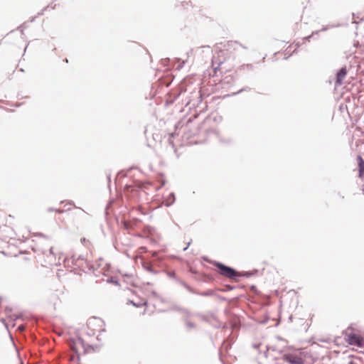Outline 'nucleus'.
I'll return each mask as SVG.
<instances>
[{
	"instance_id": "nucleus-2",
	"label": "nucleus",
	"mask_w": 364,
	"mask_h": 364,
	"mask_svg": "<svg viewBox=\"0 0 364 364\" xmlns=\"http://www.w3.org/2000/svg\"><path fill=\"white\" fill-rule=\"evenodd\" d=\"M239 46L240 45L237 42L229 41L223 46V49H220L216 53L212 60V67L215 75H217L218 72L223 74L231 70V68L225 69L223 67V64L229 58L230 54Z\"/></svg>"
},
{
	"instance_id": "nucleus-7",
	"label": "nucleus",
	"mask_w": 364,
	"mask_h": 364,
	"mask_svg": "<svg viewBox=\"0 0 364 364\" xmlns=\"http://www.w3.org/2000/svg\"><path fill=\"white\" fill-rule=\"evenodd\" d=\"M346 75H347L346 68H342L337 73L336 82V85H341L343 83V80L346 77Z\"/></svg>"
},
{
	"instance_id": "nucleus-8",
	"label": "nucleus",
	"mask_w": 364,
	"mask_h": 364,
	"mask_svg": "<svg viewBox=\"0 0 364 364\" xmlns=\"http://www.w3.org/2000/svg\"><path fill=\"white\" fill-rule=\"evenodd\" d=\"M357 161L358 164V176L360 178H364V160L360 156H358Z\"/></svg>"
},
{
	"instance_id": "nucleus-5",
	"label": "nucleus",
	"mask_w": 364,
	"mask_h": 364,
	"mask_svg": "<svg viewBox=\"0 0 364 364\" xmlns=\"http://www.w3.org/2000/svg\"><path fill=\"white\" fill-rule=\"evenodd\" d=\"M346 341L350 345H353L359 348L364 346V340L363 337L353 332L347 333L346 334Z\"/></svg>"
},
{
	"instance_id": "nucleus-3",
	"label": "nucleus",
	"mask_w": 364,
	"mask_h": 364,
	"mask_svg": "<svg viewBox=\"0 0 364 364\" xmlns=\"http://www.w3.org/2000/svg\"><path fill=\"white\" fill-rule=\"evenodd\" d=\"M32 248L35 252L46 255L50 261L55 260L58 252H55V248L50 245L48 238L39 237L33 240Z\"/></svg>"
},
{
	"instance_id": "nucleus-12",
	"label": "nucleus",
	"mask_w": 364,
	"mask_h": 364,
	"mask_svg": "<svg viewBox=\"0 0 364 364\" xmlns=\"http://www.w3.org/2000/svg\"><path fill=\"white\" fill-rule=\"evenodd\" d=\"M57 212H58V213H63V210H57Z\"/></svg>"
},
{
	"instance_id": "nucleus-11",
	"label": "nucleus",
	"mask_w": 364,
	"mask_h": 364,
	"mask_svg": "<svg viewBox=\"0 0 364 364\" xmlns=\"http://www.w3.org/2000/svg\"><path fill=\"white\" fill-rule=\"evenodd\" d=\"M73 350H75V352H77V351H78V349H77V347H74V346H73Z\"/></svg>"
},
{
	"instance_id": "nucleus-6",
	"label": "nucleus",
	"mask_w": 364,
	"mask_h": 364,
	"mask_svg": "<svg viewBox=\"0 0 364 364\" xmlns=\"http://www.w3.org/2000/svg\"><path fill=\"white\" fill-rule=\"evenodd\" d=\"M9 245L8 242L0 237V252L5 255H10L11 252L9 250Z\"/></svg>"
},
{
	"instance_id": "nucleus-10",
	"label": "nucleus",
	"mask_w": 364,
	"mask_h": 364,
	"mask_svg": "<svg viewBox=\"0 0 364 364\" xmlns=\"http://www.w3.org/2000/svg\"><path fill=\"white\" fill-rule=\"evenodd\" d=\"M140 249L142 250L143 252H146V248L145 247H141Z\"/></svg>"
},
{
	"instance_id": "nucleus-9",
	"label": "nucleus",
	"mask_w": 364,
	"mask_h": 364,
	"mask_svg": "<svg viewBox=\"0 0 364 364\" xmlns=\"http://www.w3.org/2000/svg\"><path fill=\"white\" fill-rule=\"evenodd\" d=\"M81 242L85 245H90V242L89 240H87L86 238L83 237L81 239Z\"/></svg>"
},
{
	"instance_id": "nucleus-4",
	"label": "nucleus",
	"mask_w": 364,
	"mask_h": 364,
	"mask_svg": "<svg viewBox=\"0 0 364 364\" xmlns=\"http://www.w3.org/2000/svg\"><path fill=\"white\" fill-rule=\"evenodd\" d=\"M214 266L218 268V272L228 279H234L235 280L237 277H239L242 276V274L237 271H235L234 269L229 267L228 266H225V264L215 262L214 263Z\"/></svg>"
},
{
	"instance_id": "nucleus-13",
	"label": "nucleus",
	"mask_w": 364,
	"mask_h": 364,
	"mask_svg": "<svg viewBox=\"0 0 364 364\" xmlns=\"http://www.w3.org/2000/svg\"><path fill=\"white\" fill-rule=\"evenodd\" d=\"M23 328H24L23 327H19L20 330H23Z\"/></svg>"
},
{
	"instance_id": "nucleus-1",
	"label": "nucleus",
	"mask_w": 364,
	"mask_h": 364,
	"mask_svg": "<svg viewBox=\"0 0 364 364\" xmlns=\"http://www.w3.org/2000/svg\"><path fill=\"white\" fill-rule=\"evenodd\" d=\"M104 331V321L97 317H92L87 321L85 326H83L77 331V343L82 345L85 348L89 346L88 338L94 336L97 333Z\"/></svg>"
},
{
	"instance_id": "nucleus-14",
	"label": "nucleus",
	"mask_w": 364,
	"mask_h": 364,
	"mask_svg": "<svg viewBox=\"0 0 364 364\" xmlns=\"http://www.w3.org/2000/svg\"><path fill=\"white\" fill-rule=\"evenodd\" d=\"M156 255V252H154V253L152 254V255H153V256H155Z\"/></svg>"
}]
</instances>
